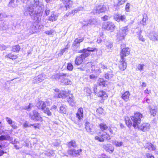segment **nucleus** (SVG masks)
Here are the masks:
<instances>
[{"instance_id":"a878e982","label":"nucleus","mask_w":158,"mask_h":158,"mask_svg":"<svg viewBox=\"0 0 158 158\" xmlns=\"http://www.w3.org/2000/svg\"><path fill=\"white\" fill-rule=\"evenodd\" d=\"M67 145L69 148H71L72 147L75 148L77 146L75 141L74 140H72L69 142L67 144Z\"/></svg>"},{"instance_id":"680f3d73","label":"nucleus","mask_w":158,"mask_h":158,"mask_svg":"<svg viewBox=\"0 0 158 158\" xmlns=\"http://www.w3.org/2000/svg\"><path fill=\"white\" fill-rule=\"evenodd\" d=\"M106 45L108 48H111L112 47V44L110 42H107L106 44Z\"/></svg>"},{"instance_id":"4d7b16f0","label":"nucleus","mask_w":158,"mask_h":158,"mask_svg":"<svg viewBox=\"0 0 158 158\" xmlns=\"http://www.w3.org/2000/svg\"><path fill=\"white\" fill-rule=\"evenodd\" d=\"M130 4L129 3H127L125 6V10L127 12H129L130 10Z\"/></svg>"},{"instance_id":"473e14b6","label":"nucleus","mask_w":158,"mask_h":158,"mask_svg":"<svg viewBox=\"0 0 158 158\" xmlns=\"http://www.w3.org/2000/svg\"><path fill=\"white\" fill-rule=\"evenodd\" d=\"M149 107L151 115L155 116L156 114L157 109L155 108H153L150 106Z\"/></svg>"},{"instance_id":"f3484780","label":"nucleus","mask_w":158,"mask_h":158,"mask_svg":"<svg viewBox=\"0 0 158 158\" xmlns=\"http://www.w3.org/2000/svg\"><path fill=\"white\" fill-rule=\"evenodd\" d=\"M84 40L83 38L79 37L75 39L73 42V45L77 48L79 47L80 46V43Z\"/></svg>"},{"instance_id":"5fc2aeb1","label":"nucleus","mask_w":158,"mask_h":158,"mask_svg":"<svg viewBox=\"0 0 158 158\" xmlns=\"http://www.w3.org/2000/svg\"><path fill=\"white\" fill-rule=\"evenodd\" d=\"M127 1V0H118V2L116 5L119 6L120 5L123 4Z\"/></svg>"},{"instance_id":"6ab92c4d","label":"nucleus","mask_w":158,"mask_h":158,"mask_svg":"<svg viewBox=\"0 0 158 158\" xmlns=\"http://www.w3.org/2000/svg\"><path fill=\"white\" fill-rule=\"evenodd\" d=\"M127 64L125 62L124 59H121L120 61L119 64V69L122 71L124 70L127 67Z\"/></svg>"},{"instance_id":"6e6552de","label":"nucleus","mask_w":158,"mask_h":158,"mask_svg":"<svg viewBox=\"0 0 158 158\" xmlns=\"http://www.w3.org/2000/svg\"><path fill=\"white\" fill-rule=\"evenodd\" d=\"M81 149L76 150L74 149H69L67 150V154L72 156L76 157L80 155V153L82 152Z\"/></svg>"},{"instance_id":"4c0bfd02","label":"nucleus","mask_w":158,"mask_h":158,"mask_svg":"<svg viewBox=\"0 0 158 158\" xmlns=\"http://www.w3.org/2000/svg\"><path fill=\"white\" fill-rule=\"evenodd\" d=\"M100 128L102 131L106 130L108 128L106 124L104 123H101L99 124Z\"/></svg>"},{"instance_id":"6e6d98bb","label":"nucleus","mask_w":158,"mask_h":158,"mask_svg":"<svg viewBox=\"0 0 158 158\" xmlns=\"http://www.w3.org/2000/svg\"><path fill=\"white\" fill-rule=\"evenodd\" d=\"M65 85H71L72 84L71 81L69 80H68L66 78L63 81Z\"/></svg>"},{"instance_id":"49530a36","label":"nucleus","mask_w":158,"mask_h":158,"mask_svg":"<svg viewBox=\"0 0 158 158\" xmlns=\"http://www.w3.org/2000/svg\"><path fill=\"white\" fill-rule=\"evenodd\" d=\"M42 110L44 113L46 114L48 116H51L52 114L51 112H50L48 108L45 107V108H44Z\"/></svg>"},{"instance_id":"20e7f679","label":"nucleus","mask_w":158,"mask_h":158,"mask_svg":"<svg viewBox=\"0 0 158 158\" xmlns=\"http://www.w3.org/2000/svg\"><path fill=\"white\" fill-rule=\"evenodd\" d=\"M128 31V28L127 26H125L122 27L119 30V32L117 34V40L118 41L123 40L127 35V33Z\"/></svg>"},{"instance_id":"9b49d317","label":"nucleus","mask_w":158,"mask_h":158,"mask_svg":"<svg viewBox=\"0 0 158 158\" xmlns=\"http://www.w3.org/2000/svg\"><path fill=\"white\" fill-rule=\"evenodd\" d=\"M103 27L107 30H110L112 31L114 30L115 26L112 22H108L103 25Z\"/></svg>"},{"instance_id":"dca6fc26","label":"nucleus","mask_w":158,"mask_h":158,"mask_svg":"<svg viewBox=\"0 0 158 158\" xmlns=\"http://www.w3.org/2000/svg\"><path fill=\"white\" fill-rule=\"evenodd\" d=\"M150 124L147 123H144L141 125V126L139 127L141 130L143 131H148L150 129Z\"/></svg>"},{"instance_id":"603ef678","label":"nucleus","mask_w":158,"mask_h":158,"mask_svg":"<svg viewBox=\"0 0 158 158\" xmlns=\"http://www.w3.org/2000/svg\"><path fill=\"white\" fill-rule=\"evenodd\" d=\"M60 73L55 74L53 75L52 76V79H55L56 80L60 79Z\"/></svg>"},{"instance_id":"bb28decb","label":"nucleus","mask_w":158,"mask_h":158,"mask_svg":"<svg viewBox=\"0 0 158 158\" xmlns=\"http://www.w3.org/2000/svg\"><path fill=\"white\" fill-rule=\"evenodd\" d=\"M58 15L56 13L53 12L51 14L50 16L49 17L48 20L52 22L56 20L57 19Z\"/></svg>"},{"instance_id":"69168bd1","label":"nucleus","mask_w":158,"mask_h":158,"mask_svg":"<svg viewBox=\"0 0 158 158\" xmlns=\"http://www.w3.org/2000/svg\"><path fill=\"white\" fill-rule=\"evenodd\" d=\"M69 12L71 15H73L75 14V13L77 12V11L76 10H72Z\"/></svg>"},{"instance_id":"a19ab883","label":"nucleus","mask_w":158,"mask_h":158,"mask_svg":"<svg viewBox=\"0 0 158 158\" xmlns=\"http://www.w3.org/2000/svg\"><path fill=\"white\" fill-rule=\"evenodd\" d=\"M33 106H34L32 104L30 103L28 106H25L23 107V108L24 110H27L28 111H30Z\"/></svg>"},{"instance_id":"412c9836","label":"nucleus","mask_w":158,"mask_h":158,"mask_svg":"<svg viewBox=\"0 0 158 158\" xmlns=\"http://www.w3.org/2000/svg\"><path fill=\"white\" fill-rule=\"evenodd\" d=\"M130 94L129 91H126L122 94L121 98L125 102H127L129 100Z\"/></svg>"},{"instance_id":"052dcab7","label":"nucleus","mask_w":158,"mask_h":158,"mask_svg":"<svg viewBox=\"0 0 158 158\" xmlns=\"http://www.w3.org/2000/svg\"><path fill=\"white\" fill-rule=\"evenodd\" d=\"M44 33L46 34L49 35H52V34L53 33V31H45Z\"/></svg>"},{"instance_id":"4468645a","label":"nucleus","mask_w":158,"mask_h":158,"mask_svg":"<svg viewBox=\"0 0 158 158\" xmlns=\"http://www.w3.org/2000/svg\"><path fill=\"white\" fill-rule=\"evenodd\" d=\"M103 148L107 152L110 153H112L114 150V148L113 146L110 144H106L102 145Z\"/></svg>"},{"instance_id":"c85d7f7f","label":"nucleus","mask_w":158,"mask_h":158,"mask_svg":"<svg viewBox=\"0 0 158 158\" xmlns=\"http://www.w3.org/2000/svg\"><path fill=\"white\" fill-rule=\"evenodd\" d=\"M97 23V19H91L89 20L88 23L84 25L85 26H88L89 25H95Z\"/></svg>"},{"instance_id":"c756f323","label":"nucleus","mask_w":158,"mask_h":158,"mask_svg":"<svg viewBox=\"0 0 158 158\" xmlns=\"http://www.w3.org/2000/svg\"><path fill=\"white\" fill-rule=\"evenodd\" d=\"M148 21V17L147 15L144 14L143 15V19L142 21H140L141 24L143 25H146L147 22Z\"/></svg>"},{"instance_id":"3c124183","label":"nucleus","mask_w":158,"mask_h":158,"mask_svg":"<svg viewBox=\"0 0 158 158\" xmlns=\"http://www.w3.org/2000/svg\"><path fill=\"white\" fill-rule=\"evenodd\" d=\"M67 69L69 71H72L73 68V66L72 64L70 63H68L67 65Z\"/></svg>"},{"instance_id":"1a4fd4ad","label":"nucleus","mask_w":158,"mask_h":158,"mask_svg":"<svg viewBox=\"0 0 158 158\" xmlns=\"http://www.w3.org/2000/svg\"><path fill=\"white\" fill-rule=\"evenodd\" d=\"M11 137L5 132L2 128H0V140H9L11 139Z\"/></svg>"},{"instance_id":"39448f33","label":"nucleus","mask_w":158,"mask_h":158,"mask_svg":"<svg viewBox=\"0 0 158 158\" xmlns=\"http://www.w3.org/2000/svg\"><path fill=\"white\" fill-rule=\"evenodd\" d=\"M29 117L30 119L34 121L42 122L43 120L40 114L35 110H33L32 113L29 114Z\"/></svg>"},{"instance_id":"7ed1b4c3","label":"nucleus","mask_w":158,"mask_h":158,"mask_svg":"<svg viewBox=\"0 0 158 158\" xmlns=\"http://www.w3.org/2000/svg\"><path fill=\"white\" fill-rule=\"evenodd\" d=\"M98 136L95 137V139L101 142H103L105 140H109L110 139V137L108 134L106 132H99L98 134Z\"/></svg>"},{"instance_id":"bf43d9fd","label":"nucleus","mask_w":158,"mask_h":158,"mask_svg":"<svg viewBox=\"0 0 158 158\" xmlns=\"http://www.w3.org/2000/svg\"><path fill=\"white\" fill-rule=\"evenodd\" d=\"M31 126H32L35 128L39 129L40 127V123H35L33 124H31Z\"/></svg>"},{"instance_id":"a18cd8bd","label":"nucleus","mask_w":158,"mask_h":158,"mask_svg":"<svg viewBox=\"0 0 158 158\" xmlns=\"http://www.w3.org/2000/svg\"><path fill=\"white\" fill-rule=\"evenodd\" d=\"M85 66L86 67H87V69L91 67L92 68V69L95 70L94 68L95 66L94 65H93L92 62H89L86 63V64L85 65Z\"/></svg>"},{"instance_id":"338daca9","label":"nucleus","mask_w":158,"mask_h":158,"mask_svg":"<svg viewBox=\"0 0 158 158\" xmlns=\"http://www.w3.org/2000/svg\"><path fill=\"white\" fill-rule=\"evenodd\" d=\"M50 12V10L49 9V8L46 9L45 11V15L47 16L49 14Z\"/></svg>"},{"instance_id":"7c9ffc66","label":"nucleus","mask_w":158,"mask_h":158,"mask_svg":"<svg viewBox=\"0 0 158 158\" xmlns=\"http://www.w3.org/2000/svg\"><path fill=\"white\" fill-rule=\"evenodd\" d=\"M97 96L102 97V98L107 97V95L105 91L102 90L100 91L97 94Z\"/></svg>"},{"instance_id":"774afa93","label":"nucleus","mask_w":158,"mask_h":158,"mask_svg":"<svg viewBox=\"0 0 158 158\" xmlns=\"http://www.w3.org/2000/svg\"><path fill=\"white\" fill-rule=\"evenodd\" d=\"M146 156L147 158H155L154 156L152 154L147 153L146 154Z\"/></svg>"},{"instance_id":"de8ad7c7","label":"nucleus","mask_w":158,"mask_h":158,"mask_svg":"<svg viewBox=\"0 0 158 158\" xmlns=\"http://www.w3.org/2000/svg\"><path fill=\"white\" fill-rule=\"evenodd\" d=\"M16 3L19 2V0H15ZM15 0H10V2L8 4L9 6H11L14 7L15 6V4L14 3Z\"/></svg>"},{"instance_id":"e433bc0d","label":"nucleus","mask_w":158,"mask_h":158,"mask_svg":"<svg viewBox=\"0 0 158 158\" xmlns=\"http://www.w3.org/2000/svg\"><path fill=\"white\" fill-rule=\"evenodd\" d=\"M5 57L12 60H15L18 58V56L16 55H14L12 53H9L6 55Z\"/></svg>"},{"instance_id":"8fccbe9b","label":"nucleus","mask_w":158,"mask_h":158,"mask_svg":"<svg viewBox=\"0 0 158 158\" xmlns=\"http://www.w3.org/2000/svg\"><path fill=\"white\" fill-rule=\"evenodd\" d=\"M60 113L62 114H65L66 109L65 107L63 106H61L60 107Z\"/></svg>"},{"instance_id":"ea45409f","label":"nucleus","mask_w":158,"mask_h":158,"mask_svg":"<svg viewBox=\"0 0 158 158\" xmlns=\"http://www.w3.org/2000/svg\"><path fill=\"white\" fill-rule=\"evenodd\" d=\"M125 120L127 126L129 127H130L132 126V123L130 119L128 117H126L125 118Z\"/></svg>"},{"instance_id":"e2e57ef3","label":"nucleus","mask_w":158,"mask_h":158,"mask_svg":"<svg viewBox=\"0 0 158 158\" xmlns=\"http://www.w3.org/2000/svg\"><path fill=\"white\" fill-rule=\"evenodd\" d=\"M6 120L7 122H8V123L10 125L12 124L13 122L12 120L9 117H6Z\"/></svg>"},{"instance_id":"0eeeda50","label":"nucleus","mask_w":158,"mask_h":158,"mask_svg":"<svg viewBox=\"0 0 158 158\" xmlns=\"http://www.w3.org/2000/svg\"><path fill=\"white\" fill-rule=\"evenodd\" d=\"M125 46L124 44L121 45V47L122 51L120 52V55L121 59H124V57L128 56L130 54V50L128 47L124 48Z\"/></svg>"},{"instance_id":"ddd939ff","label":"nucleus","mask_w":158,"mask_h":158,"mask_svg":"<svg viewBox=\"0 0 158 158\" xmlns=\"http://www.w3.org/2000/svg\"><path fill=\"white\" fill-rule=\"evenodd\" d=\"M62 2L66 10L70 9L73 5V1L70 0H62Z\"/></svg>"},{"instance_id":"f03ea898","label":"nucleus","mask_w":158,"mask_h":158,"mask_svg":"<svg viewBox=\"0 0 158 158\" xmlns=\"http://www.w3.org/2000/svg\"><path fill=\"white\" fill-rule=\"evenodd\" d=\"M96 50L95 48L88 47L87 48H84L80 51L78 52H82V53L76 57L74 61L75 64L77 66L81 64L85 58L90 55V52H93Z\"/></svg>"},{"instance_id":"aec40b11","label":"nucleus","mask_w":158,"mask_h":158,"mask_svg":"<svg viewBox=\"0 0 158 158\" xmlns=\"http://www.w3.org/2000/svg\"><path fill=\"white\" fill-rule=\"evenodd\" d=\"M7 146V144L6 146L2 143H1V144H0V156H2L4 153H7L8 152V150L7 149H5L4 150V148Z\"/></svg>"},{"instance_id":"72a5a7b5","label":"nucleus","mask_w":158,"mask_h":158,"mask_svg":"<svg viewBox=\"0 0 158 158\" xmlns=\"http://www.w3.org/2000/svg\"><path fill=\"white\" fill-rule=\"evenodd\" d=\"M98 69H96V70H98L100 73L102 72V71H103L105 69H106V67L104 65L101 63H100L98 66Z\"/></svg>"},{"instance_id":"b1692460","label":"nucleus","mask_w":158,"mask_h":158,"mask_svg":"<svg viewBox=\"0 0 158 158\" xmlns=\"http://www.w3.org/2000/svg\"><path fill=\"white\" fill-rule=\"evenodd\" d=\"M145 147L150 151L155 150L156 148V146L150 143H147L145 145Z\"/></svg>"},{"instance_id":"c9c22d12","label":"nucleus","mask_w":158,"mask_h":158,"mask_svg":"<svg viewBox=\"0 0 158 158\" xmlns=\"http://www.w3.org/2000/svg\"><path fill=\"white\" fill-rule=\"evenodd\" d=\"M106 81H105L103 78H100L98 81V83L99 85L105 86L106 85Z\"/></svg>"},{"instance_id":"5701e85b","label":"nucleus","mask_w":158,"mask_h":158,"mask_svg":"<svg viewBox=\"0 0 158 158\" xmlns=\"http://www.w3.org/2000/svg\"><path fill=\"white\" fill-rule=\"evenodd\" d=\"M36 105L39 109L43 110L44 108H45L46 104L43 101H39L37 103Z\"/></svg>"},{"instance_id":"c03bdc74","label":"nucleus","mask_w":158,"mask_h":158,"mask_svg":"<svg viewBox=\"0 0 158 158\" xmlns=\"http://www.w3.org/2000/svg\"><path fill=\"white\" fill-rule=\"evenodd\" d=\"M20 49V47L19 45H17L12 47V51L14 52H19Z\"/></svg>"},{"instance_id":"864d4df0","label":"nucleus","mask_w":158,"mask_h":158,"mask_svg":"<svg viewBox=\"0 0 158 158\" xmlns=\"http://www.w3.org/2000/svg\"><path fill=\"white\" fill-rule=\"evenodd\" d=\"M90 123L89 122H87L85 123V128L88 131H91V129L90 128Z\"/></svg>"},{"instance_id":"393cba45","label":"nucleus","mask_w":158,"mask_h":158,"mask_svg":"<svg viewBox=\"0 0 158 158\" xmlns=\"http://www.w3.org/2000/svg\"><path fill=\"white\" fill-rule=\"evenodd\" d=\"M54 97L56 98H64L66 97V94L64 91H61L59 93L55 94Z\"/></svg>"},{"instance_id":"2eb2a0df","label":"nucleus","mask_w":158,"mask_h":158,"mask_svg":"<svg viewBox=\"0 0 158 158\" xmlns=\"http://www.w3.org/2000/svg\"><path fill=\"white\" fill-rule=\"evenodd\" d=\"M44 79V75L43 74H41L35 77L33 80V82L34 83H37L42 82Z\"/></svg>"},{"instance_id":"58836bf2","label":"nucleus","mask_w":158,"mask_h":158,"mask_svg":"<svg viewBox=\"0 0 158 158\" xmlns=\"http://www.w3.org/2000/svg\"><path fill=\"white\" fill-rule=\"evenodd\" d=\"M69 77V75L68 73H60V79L64 81L66 78Z\"/></svg>"},{"instance_id":"37998d69","label":"nucleus","mask_w":158,"mask_h":158,"mask_svg":"<svg viewBox=\"0 0 158 158\" xmlns=\"http://www.w3.org/2000/svg\"><path fill=\"white\" fill-rule=\"evenodd\" d=\"M8 28V24L5 22L0 26V29L2 30H5Z\"/></svg>"},{"instance_id":"f257e3e1","label":"nucleus","mask_w":158,"mask_h":158,"mask_svg":"<svg viewBox=\"0 0 158 158\" xmlns=\"http://www.w3.org/2000/svg\"><path fill=\"white\" fill-rule=\"evenodd\" d=\"M34 3L32 2H30L29 5H28L25 9L24 14L26 16L29 15L32 18V16L34 15L36 18L38 19L39 17L42 15L43 8H42L41 10L40 9V6L33 5Z\"/></svg>"},{"instance_id":"f8f14e48","label":"nucleus","mask_w":158,"mask_h":158,"mask_svg":"<svg viewBox=\"0 0 158 158\" xmlns=\"http://www.w3.org/2000/svg\"><path fill=\"white\" fill-rule=\"evenodd\" d=\"M114 19L116 21L119 22L124 21L126 19V16L125 15H121L118 13H116L114 14Z\"/></svg>"},{"instance_id":"4be33fe9","label":"nucleus","mask_w":158,"mask_h":158,"mask_svg":"<svg viewBox=\"0 0 158 158\" xmlns=\"http://www.w3.org/2000/svg\"><path fill=\"white\" fill-rule=\"evenodd\" d=\"M149 36L150 39L153 41H158V34L154 31L151 32Z\"/></svg>"},{"instance_id":"13d9d810","label":"nucleus","mask_w":158,"mask_h":158,"mask_svg":"<svg viewBox=\"0 0 158 158\" xmlns=\"http://www.w3.org/2000/svg\"><path fill=\"white\" fill-rule=\"evenodd\" d=\"M103 110L102 108L100 107L97 109L96 111L97 113H98L99 114H103Z\"/></svg>"},{"instance_id":"2f4dec72","label":"nucleus","mask_w":158,"mask_h":158,"mask_svg":"<svg viewBox=\"0 0 158 158\" xmlns=\"http://www.w3.org/2000/svg\"><path fill=\"white\" fill-rule=\"evenodd\" d=\"M67 101L72 106H73L74 105L73 97L72 94L69 95L68 98H67Z\"/></svg>"},{"instance_id":"a211bd4d","label":"nucleus","mask_w":158,"mask_h":158,"mask_svg":"<svg viewBox=\"0 0 158 158\" xmlns=\"http://www.w3.org/2000/svg\"><path fill=\"white\" fill-rule=\"evenodd\" d=\"M76 117L80 121L83 117V110L82 107L79 108L76 114Z\"/></svg>"},{"instance_id":"cd10ccee","label":"nucleus","mask_w":158,"mask_h":158,"mask_svg":"<svg viewBox=\"0 0 158 158\" xmlns=\"http://www.w3.org/2000/svg\"><path fill=\"white\" fill-rule=\"evenodd\" d=\"M33 2L34 3L33 5L35 6L39 5L40 6V9L41 10L42 8H44L43 4L41 2H40L39 0H34Z\"/></svg>"},{"instance_id":"f704fd0d","label":"nucleus","mask_w":158,"mask_h":158,"mask_svg":"<svg viewBox=\"0 0 158 158\" xmlns=\"http://www.w3.org/2000/svg\"><path fill=\"white\" fill-rule=\"evenodd\" d=\"M85 94H86L87 96H90L91 94V90L90 89L87 87H85L84 89Z\"/></svg>"},{"instance_id":"423d86ee","label":"nucleus","mask_w":158,"mask_h":158,"mask_svg":"<svg viewBox=\"0 0 158 158\" xmlns=\"http://www.w3.org/2000/svg\"><path fill=\"white\" fill-rule=\"evenodd\" d=\"M107 10V8L106 6L103 5H98L95 6L91 13L94 14H99L101 13L105 12Z\"/></svg>"},{"instance_id":"9d476101","label":"nucleus","mask_w":158,"mask_h":158,"mask_svg":"<svg viewBox=\"0 0 158 158\" xmlns=\"http://www.w3.org/2000/svg\"><path fill=\"white\" fill-rule=\"evenodd\" d=\"M131 119L133 121V126L135 129L138 128V113L137 112L132 116Z\"/></svg>"},{"instance_id":"79ce46f5","label":"nucleus","mask_w":158,"mask_h":158,"mask_svg":"<svg viewBox=\"0 0 158 158\" xmlns=\"http://www.w3.org/2000/svg\"><path fill=\"white\" fill-rule=\"evenodd\" d=\"M113 76L111 72H109L105 75V77L106 79H110L113 77Z\"/></svg>"},{"instance_id":"09e8293b","label":"nucleus","mask_w":158,"mask_h":158,"mask_svg":"<svg viewBox=\"0 0 158 158\" xmlns=\"http://www.w3.org/2000/svg\"><path fill=\"white\" fill-rule=\"evenodd\" d=\"M113 144L116 147H120L123 145V143L121 141H118L116 140L113 143Z\"/></svg>"},{"instance_id":"0e129e2a","label":"nucleus","mask_w":158,"mask_h":158,"mask_svg":"<svg viewBox=\"0 0 158 158\" xmlns=\"http://www.w3.org/2000/svg\"><path fill=\"white\" fill-rule=\"evenodd\" d=\"M7 47L6 46L3 44H0V50H3L6 49Z\"/></svg>"}]
</instances>
